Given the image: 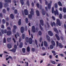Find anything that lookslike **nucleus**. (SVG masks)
Listing matches in <instances>:
<instances>
[{
	"label": "nucleus",
	"instance_id": "nucleus-3",
	"mask_svg": "<svg viewBox=\"0 0 66 66\" xmlns=\"http://www.w3.org/2000/svg\"><path fill=\"white\" fill-rule=\"evenodd\" d=\"M52 14H54V13L55 15H59V12H58V11L57 10H56V11H54V7H52Z\"/></svg>",
	"mask_w": 66,
	"mask_h": 66
},
{
	"label": "nucleus",
	"instance_id": "nucleus-41",
	"mask_svg": "<svg viewBox=\"0 0 66 66\" xmlns=\"http://www.w3.org/2000/svg\"><path fill=\"white\" fill-rule=\"evenodd\" d=\"M39 35H42V31H39L38 32Z\"/></svg>",
	"mask_w": 66,
	"mask_h": 66
},
{
	"label": "nucleus",
	"instance_id": "nucleus-45",
	"mask_svg": "<svg viewBox=\"0 0 66 66\" xmlns=\"http://www.w3.org/2000/svg\"><path fill=\"white\" fill-rule=\"evenodd\" d=\"M54 5L55 8H56V9L57 8V4L55 3L54 4Z\"/></svg>",
	"mask_w": 66,
	"mask_h": 66
},
{
	"label": "nucleus",
	"instance_id": "nucleus-44",
	"mask_svg": "<svg viewBox=\"0 0 66 66\" xmlns=\"http://www.w3.org/2000/svg\"><path fill=\"white\" fill-rule=\"evenodd\" d=\"M59 17L60 19H62V14H60L59 15Z\"/></svg>",
	"mask_w": 66,
	"mask_h": 66
},
{
	"label": "nucleus",
	"instance_id": "nucleus-48",
	"mask_svg": "<svg viewBox=\"0 0 66 66\" xmlns=\"http://www.w3.org/2000/svg\"><path fill=\"white\" fill-rule=\"evenodd\" d=\"M3 13H6V11H5V9H3Z\"/></svg>",
	"mask_w": 66,
	"mask_h": 66
},
{
	"label": "nucleus",
	"instance_id": "nucleus-26",
	"mask_svg": "<svg viewBox=\"0 0 66 66\" xmlns=\"http://www.w3.org/2000/svg\"><path fill=\"white\" fill-rule=\"evenodd\" d=\"M59 46L60 48H63V46L62 45V44L61 43H59Z\"/></svg>",
	"mask_w": 66,
	"mask_h": 66
},
{
	"label": "nucleus",
	"instance_id": "nucleus-15",
	"mask_svg": "<svg viewBox=\"0 0 66 66\" xmlns=\"http://www.w3.org/2000/svg\"><path fill=\"white\" fill-rule=\"evenodd\" d=\"M44 45L45 47H48V44L46 41L44 42Z\"/></svg>",
	"mask_w": 66,
	"mask_h": 66
},
{
	"label": "nucleus",
	"instance_id": "nucleus-43",
	"mask_svg": "<svg viewBox=\"0 0 66 66\" xmlns=\"http://www.w3.org/2000/svg\"><path fill=\"white\" fill-rule=\"evenodd\" d=\"M17 9H15L14 11V13L15 14H17Z\"/></svg>",
	"mask_w": 66,
	"mask_h": 66
},
{
	"label": "nucleus",
	"instance_id": "nucleus-6",
	"mask_svg": "<svg viewBox=\"0 0 66 66\" xmlns=\"http://www.w3.org/2000/svg\"><path fill=\"white\" fill-rule=\"evenodd\" d=\"M1 32L2 33V34H4V33L6 34V33H7V30L6 29L3 30V29H2L1 30Z\"/></svg>",
	"mask_w": 66,
	"mask_h": 66
},
{
	"label": "nucleus",
	"instance_id": "nucleus-64",
	"mask_svg": "<svg viewBox=\"0 0 66 66\" xmlns=\"http://www.w3.org/2000/svg\"><path fill=\"white\" fill-rule=\"evenodd\" d=\"M64 27L65 29H66V25L65 24H64Z\"/></svg>",
	"mask_w": 66,
	"mask_h": 66
},
{
	"label": "nucleus",
	"instance_id": "nucleus-18",
	"mask_svg": "<svg viewBox=\"0 0 66 66\" xmlns=\"http://www.w3.org/2000/svg\"><path fill=\"white\" fill-rule=\"evenodd\" d=\"M54 31L56 32V33H59V31H58V30H57V29H56V28H54Z\"/></svg>",
	"mask_w": 66,
	"mask_h": 66
},
{
	"label": "nucleus",
	"instance_id": "nucleus-36",
	"mask_svg": "<svg viewBox=\"0 0 66 66\" xmlns=\"http://www.w3.org/2000/svg\"><path fill=\"white\" fill-rule=\"evenodd\" d=\"M26 3L27 4L28 6H30V2H29V1H27Z\"/></svg>",
	"mask_w": 66,
	"mask_h": 66
},
{
	"label": "nucleus",
	"instance_id": "nucleus-47",
	"mask_svg": "<svg viewBox=\"0 0 66 66\" xmlns=\"http://www.w3.org/2000/svg\"><path fill=\"white\" fill-rule=\"evenodd\" d=\"M39 27L40 28V29H41V30H43V28H42V27L41 26V24H39Z\"/></svg>",
	"mask_w": 66,
	"mask_h": 66
},
{
	"label": "nucleus",
	"instance_id": "nucleus-1",
	"mask_svg": "<svg viewBox=\"0 0 66 66\" xmlns=\"http://www.w3.org/2000/svg\"><path fill=\"white\" fill-rule=\"evenodd\" d=\"M25 39L27 43L29 42V44H32V39L31 38H30L29 39V37H26Z\"/></svg>",
	"mask_w": 66,
	"mask_h": 66
},
{
	"label": "nucleus",
	"instance_id": "nucleus-33",
	"mask_svg": "<svg viewBox=\"0 0 66 66\" xmlns=\"http://www.w3.org/2000/svg\"><path fill=\"white\" fill-rule=\"evenodd\" d=\"M20 2L21 4L23 5L24 4V2H23V0H20Z\"/></svg>",
	"mask_w": 66,
	"mask_h": 66
},
{
	"label": "nucleus",
	"instance_id": "nucleus-2",
	"mask_svg": "<svg viewBox=\"0 0 66 66\" xmlns=\"http://www.w3.org/2000/svg\"><path fill=\"white\" fill-rule=\"evenodd\" d=\"M30 14L28 15V17L30 19H31L32 17V15H34V11L33 10V9L32 8L31 9V11L30 12Z\"/></svg>",
	"mask_w": 66,
	"mask_h": 66
},
{
	"label": "nucleus",
	"instance_id": "nucleus-19",
	"mask_svg": "<svg viewBox=\"0 0 66 66\" xmlns=\"http://www.w3.org/2000/svg\"><path fill=\"white\" fill-rule=\"evenodd\" d=\"M10 18H11L12 19H13L14 18V15L12 14H11L10 15Z\"/></svg>",
	"mask_w": 66,
	"mask_h": 66
},
{
	"label": "nucleus",
	"instance_id": "nucleus-12",
	"mask_svg": "<svg viewBox=\"0 0 66 66\" xmlns=\"http://www.w3.org/2000/svg\"><path fill=\"white\" fill-rule=\"evenodd\" d=\"M24 31V28L22 27L21 28V32L22 33H23Z\"/></svg>",
	"mask_w": 66,
	"mask_h": 66
},
{
	"label": "nucleus",
	"instance_id": "nucleus-11",
	"mask_svg": "<svg viewBox=\"0 0 66 66\" xmlns=\"http://www.w3.org/2000/svg\"><path fill=\"white\" fill-rule=\"evenodd\" d=\"M24 12L25 15H28V11L27 9H25L24 10Z\"/></svg>",
	"mask_w": 66,
	"mask_h": 66
},
{
	"label": "nucleus",
	"instance_id": "nucleus-42",
	"mask_svg": "<svg viewBox=\"0 0 66 66\" xmlns=\"http://www.w3.org/2000/svg\"><path fill=\"white\" fill-rule=\"evenodd\" d=\"M3 43H6V39L4 37L3 39Z\"/></svg>",
	"mask_w": 66,
	"mask_h": 66
},
{
	"label": "nucleus",
	"instance_id": "nucleus-60",
	"mask_svg": "<svg viewBox=\"0 0 66 66\" xmlns=\"http://www.w3.org/2000/svg\"><path fill=\"white\" fill-rule=\"evenodd\" d=\"M59 10H60V11H62V8L61 7H60L59 8Z\"/></svg>",
	"mask_w": 66,
	"mask_h": 66
},
{
	"label": "nucleus",
	"instance_id": "nucleus-29",
	"mask_svg": "<svg viewBox=\"0 0 66 66\" xmlns=\"http://www.w3.org/2000/svg\"><path fill=\"white\" fill-rule=\"evenodd\" d=\"M7 40L8 42H10L11 40V38H7Z\"/></svg>",
	"mask_w": 66,
	"mask_h": 66
},
{
	"label": "nucleus",
	"instance_id": "nucleus-55",
	"mask_svg": "<svg viewBox=\"0 0 66 66\" xmlns=\"http://www.w3.org/2000/svg\"><path fill=\"white\" fill-rule=\"evenodd\" d=\"M0 17L1 18L3 17V15H2V13H0Z\"/></svg>",
	"mask_w": 66,
	"mask_h": 66
},
{
	"label": "nucleus",
	"instance_id": "nucleus-9",
	"mask_svg": "<svg viewBox=\"0 0 66 66\" xmlns=\"http://www.w3.org/2000/svg\"><path fill=\"white\" fill-rule=\"evenodd\" d=\"M12 34V32L10 30H8L7 32V34L8 36L11 35Z\"/></svg>",
	"mask_w": 66,
	"mask_h": 66
},
{
	"label": "nucleus",
	"instance_id": "nucleus-53",
	"mask_svg": "<svg viewBox=\"0 0 66 66\" xmlns=\"http://www.w3.org/2000/svg\"><path fill=\"white\" fill-rule=\"evenodd\" d=\"M42 49L43 50H45L46 49V48L44 47H43L42 48Z\"/></svg>",
	"mask_w": 66,
	"mask_h": 66
},
{
	"label": "nucleus",
	"instance_id": "nucleus-37",
	"mask_svg": "<svg viewBox=\"0 0 66 66\" xmlns=\"http://www.w3.org/2000/svg\"><path fill=\"white\" fill-rule=\"evenodd\" d=\"M27 52H29L30 51V47L29 46H28L27 47Z\"/></svg>",
	"mask_w": 66,
	"mask_h": 66
},
{
	"label": "nucleus",
	"instance_id": "nucleus-27",
	"mask_svg": "<svg viewBox=\"0 0 66 66\" xmlns=\"http://www.w3.org/2000/svg\"><path fill=\"white\" fill-rule=\"evenodd\" d=\"M5 2L7 3H9V2H11V0H5Z\"/></svg>",
	"mask_w": 66,
	"mask_h": 66
},
{
	"label": "nucleus",
	"instance_id": "nucleus-61",
	"mask_svg": "<svg viewBox=\"0 0 66 66\" xmlns=\"http://www.w3.org/2000/svg\"><path fill=\"white\" fill-rule=\"evenodd\" d=\"M2 21L3 23H5V20L4 19H3L2 20Z\"/></svg>",
	"mask_w": 66,
	"mask_h": 66
},
{
	"label": "nucleus",
	"instance_id": "nucleus-10",
	"mask_svg": "<svg viewBox=\"0 0 66 66\" xmlns=\"http://www.w3.org/2000/svg\"><path fill=\"white\" fill-rule=\"evenodd\" d=\"M48 34L49 35L51 36H53V33L52 32V31H48Z\"/></svg>",
	"mask_w": 66,
	"mask_h": 66
},
{
	"label": "nucleus",
	"instance_id": "nucleus-5",
	"mask_svg": "<svg viewBox=\"0 0 66 66\" xmlns=\"http://www.w3.org/2000/svg\"><path fill=\"white\" fill-rule=\"evenodd\" d=\"M17 29V27L16 25H14L13 26V29L12 31L13 33H15L16 32V31H15V30Z\"/></svg>",
	"mask_w": 66,
	"mask_h": 66
},
{
	"label": "nucleus",
	"instance_id": "nucleus-14",
	"mask_svg": "<svg viewBox=\"0 0 66 66\" xmlns=\"http://www.w3.org/2000/svg\"><path fill=\"white\" fill-rule=\"evenodd\" d=\"M40 23L41 24V25L43 26L44 25V21H43V20H41L40 21Z\"/></svg>",
	"mask_w": 66,
	"mask_h": 66
},
{
	"label": "nucleus",
	"instance_id": "nucleus-39",
	"mask_svg": "<svg viewBox=\"0 0 66 66\" xmlns=\"http://www.w3.org/2000/svg\"><path fill=\"white\" fill-rule=\"evenodd\" d=\"M51 62L53 64H55V62H54V61L52 60H51Z\"/></svg>",
	"mask_w": 66,
	"mask_h": 66
},
{
	"label": "nucleus",
	"instance_id": "nucleus-28",
	"mask_svg": "<svg viewBox=\"0 0 66 66\" xmlns=\"http://www.w3.org/2000/svg\"><path fill=\"white\" fill-rule=\"evenodd\" d=\"M4 5L5 7H8L9 6V4L6 3H5L4 4Z\"/></svg>",
	"mask_w": 66,
	"mask_h": 66
},
{
	"label": "nucleus",
	"instance_id": "nucleus-54",
	"mask_svg": "<svg viewBox=\"0 0 66 66\" xmlns=\"http://www.w3.org/2000/svg\"><path fill=\"white\" fill-rule=\"evenodd\" d=\"M52 18L54 20H55V17H54L53 16L52 17Z\"/></svg>",
	"mask_w": 66,
	"mask_h": 66
},
{
	"label": "nucleus",
	"instance_id": "nucleus-34",
	"mask_svg": "<svg viewBox=\"0 0 66 66\" xmlns=\"http://www.w3.org/2000/svg\"><path fill=\"white\" fill-rule=\"evenodd\" d=\"M16 50L14 48H13L12 50H10V51H12L13 52H16Z\"/></svg>",
	"mask_w": 66,
	"mask_h": 66
},
{
	"label": "nucleus",
	"instance_id": "nucleus-57",
	"mask_svg": "<svg viewBox=\"0 0 66 66\" xmlns=\"http://www.w3.org/2000/svg\"><path fill=\"white\" fill-rule=\"evenodd\" d=\"M46 24H47L48 27L49 28V27H50V25H49V23H48V22H47L46 23Z\"/></svg>",
	"mask_w": 66,
	"mask_h": 66
},
{
	"label": "nucleus",
	"instance_id": "nucleus-62",
	"mask_svg": "<svg viewBox=\"0 0 66 66\" xmlns=\"http://www.w3.org/2000/svg\"><path fill=\"white\" fill-rule=\"evenodd\" d=\"M9 58L11 60H12V57L11 56H9Z\"/></svg>",
	"mask_w": 66,
	"mask_h": 66
},
{
	"label": "nucleus",
	"instance_id": "nucleus-52",
	"mask_svg": "<svg viewBox=\"0 0 66 66\" xmlns=\"http://www.w3.org/2000/svg\"><path fill=\"white\" fill-rule=\"evenodd\" d=\"M26 23H28V19L27 18L26 19Z\"/></svg>",
	"mask_w": 66,
	"mask_h": 66
},
{
	"label": "nucleus",
	"instance_id": "nucleus-30",
	"mask_svg": "<svg viewBox=\"0 0 66 66\" xmlns=\"http://www.w3.org/2000/svg\"><path fill=\"white\" fill-rule=\"evenodd\" d=\"M58 5L59 6H62V3H61V2H60V1H59L58 2Z\"/></svg>",
	"mask_w": 66,
	"mask_h": 66
},
{
	"label": "nucleus",
	"instance_id": "nucleus-16",
	"mask_svg": "<svg viewBox=\"0 0 66 66\" xmlns=\"http://www.w3.org/2000/svg\"><path fill=\"white\" fill-rule=\"evenodd\" d=\"M55 36L58 40H60V37H59L58 36V35L57 34H56Z\"/></svg>",
	"mask_w": 66,
	"mask_h": 66
},
{
	"label": "nucleus",
	"instance_id": "nucleus-22",
	"mask_svg": "<svg viewBox=\"0 0 66 66\" xmlns=\"http://www.w3.org/2000/svg\"><path fill=\"white\" fill-rule=\"evenodd\" d=\"M36 12L37 16H39V11L38 10H37Z\"/></svg>",
	"mask_w": 66,
	"mask_h": 66
},
{
	"label": "nucleus",
	"instance_id": "nucleus-24",
	"mask_svg": "<svg viewBox=\"0 0 66 66\" xmlns=\"http://www.w3.org/2000/svg\"><path fill=\"white\" fill-rule=\"evenodd\" d=\"M21 19H19V21L18 22V24L19 26H20L21 25Z\"/></svg>",
	"mask_w": 66,
	"mask_h": 66
},
{
	"label": "nucleus",
	"instance_id": "nucleus-13",
	"mask_svg": "<svg viewBox=\"0 0 66 66\" xmlns=\"http://www.w3.org/2000/svg\"><path fill=\"white\" fill-rule=\"evenodd\" d=\"M51 24L52 27H53V26H54V27H55L56 26V25L55 24V22H53V23L51 22Z\"/></svg>",
	"mask_w": 66,
	"mask_h": 66
},
{
	"label": "nucleus",
	"instance_id": "nucleus-23",
	"mask_svg": "<svg viewBox=\"0 0 66 66\" xmlns=\"http://www.w3.org/2000/svg\"><path fill=\"white\" fill-rule=\"evenodd\" d=\"M51 3H49L48 4V9H51Z\"/></svg>",
	"mask_w": 66,
	"mask_h": 66
},
{
	"label": "nucleus",
	"instance_id": "nucleus-17",
	"mask_svg": "<svg viewBox=\"0 0 66 66\" xmlns=\"http://www.w3.org/2000/svg\"><path fill=\"white\" fill-rule=\"evenodd\" d=\"M7 47L9 49H11L12 48V45L10 44H7Z\"/></svg>",
	"mask_w": 66,
	"mask_h": 66
},
{
	"label": "nucleus",
	"instance_id": "nucleus-38",
	"mask_svg": "<svg viewBox=\"0 0 66 66\" xmlns=\"http://www.w3.org/2000/svg\"><path fill=\"white\" fill-rule=\"evenodd\" d=\"M52 53L53 54V55L55 56V55H56V53H55V51H52Z\"/></svg>",
	"mask_w": 66,
	"mask_h": 66
},
{
	"label": "nucleus",
	"instance_id": "nucleus-51",
	"mask_svg": "<svg viewBox=\"0 0 66 66\" xmlns=\"http://www.w3.org/2000/svg\"><path fill=\"white\" fill-rule=\"evenodd\" d=\"M14 49H16L17 48V45H14Z\"/></svg>",
	"mask_w": 66,
	"mask_h": 66
},
{
	"label": "nucleus",
	"instance_id": "nucleus-40",
	"mask_svg": "<svg viewBox=\"0 0 66 66\" xmlns=\"http://www.w3.org/2000/svg\"><path fill=\"white\" fill-rule=\"evenodd\" d=\"M22 51L23 53H25L26 52V49L25 48H22Z\"/></svg>",
	"mask_w": 66,
	"mask_h": 66
},
{
	"label": "nucleus",
	"instance_id": "nucleus-58",
	"mask_svg": "<svg viewBox=\"0 0 66 66\" xmlns=\"http://www.w3.org/2000/svg\"><path fill=\"white\" fill-rule=\"evenodd\" d=\"M11 9L12 10H14L15 9V7H13L11 8Z\"/></svg>",
	"mask_w": 66,
	"mask_h": 66
},
{
	"label": "nucleus",
	"instance_id": "nucleus-56",
	"mask_svg": "<svg viewBox=\"0 0 66 66\" xmlns=\"http://www.w3.org/2000/svg\"><path fill=\"white\" fill-rule=\"evenodd\" d=\"M42 38H40V40H39V42H40V43H42Z\"/></svg>",
	"mask_w": 66,
	"mask_h": 66
},
{
	"label": "nucleus",
	"instance_id": "nucleus-25",
	"mask_svg": "<svg viewBox=\"0 0 66 66\" xmlns=\"http://www.w3.org/2000/svg\"><path fill=\"white\" fill-rule=\"evenodd\" d=\"M42 14L43 15H45V11L44 9L42 10Z\"/></svg>",
	"mask_w": 66,
	"mask_h": 66
},
{
	"label": "nucleus",
	"instance_id": "nucleus-35",
	"mask_svg": "<svg viewBox=\"0 0 66 66\" xmlns=\"http://www.w3.org/2000/svg\"><path fill=\"white\" fill-rule=\"evenodd\" d=\"M3 6L2 3L1 2H0V9H2Z\"/></svg>",
	"mask_w": 66,
	"mask_h": 66
},
{
	"label": "nucleus",
	"instance_id": "nucleus-63",
	"mask_svg": "<svg viewBox=\"0 0 66 66\" xmlns=\"http://www.w3.org/2000/svg\"><path fill=\"white\" fill-rule=\"evenodd\" d=\"M64 18L65 19H66V15L65 14H64Z\"/></svg>",
	"mask_w": 66,
	"mask_h": 66
},
{
	"label": "nucleus",
	"instance_id": "nucleus-21",
	"mask_svg": "<svg viewBox=\"0 0 66 66\" xmlns=\"http://www.w3.org/2000/svg\"><path fill=\"white\" fill-rule=\"evenodd\" d=\"M46 37L47 40H48V42H50V38L49 36H48V35H46Z\"/></svg>",
	"mask_w": 66,
	"mask_h": 66
},
{
	"label": "nucleus",
	"instance_id": "nucleus-8",
	"mask_svg": "<svg viewBox=\"0 0 66 66\" xmlns=\"http://www.w3.org/2000/svg\"><path fill=\"white\" fill-rule=\"evenodd\" d=\"M32 29L33 33H35V26H32Z\"/></svg>",
	"mask_w": 66,
	"mask_h": 66
},
{
	"label": "nucleus",
	"instance_id": "nucleus-20",
	"mask_svg": "<svg viewBox=\"0 0 66 66\" xmlns=\"http://www.w3.org/2000/svg\"><path fill=\"white\" fill-rule=\"evenodd\" d=\"M19 47L20 48H22L23 47V43L22 42H21L20 43V45H19Z\"/></svg>",
	"mask_w": 66,
	"mask_h": 66
},
{
	"label": "nucleus",
	"instance_id": "nucleus-59",
	"mask_svg": "<svg viewBox=\"0 0 66 66\" xmlns=\"http://www.w3.org/2000/svg\"><path fill=\"white\" fill-rule=\"evenodd\" d=\"M45 4L46 5H47V4H48V2L47 1H45Z\"/></svg>",
	"mask_w": 66,
	"mask_h": 66
},
{
	"label": "nucleus",
	"instance_id": "nucleus-32",
	"mask_svg": "<svg viewBox=\"0 0 66 66\" xmlns=\"http://www.w3.org/2000/svg\"><path fill=\"white\" fill-rule=\"evenodd\" d=\"M63 11L64 13H66V8L65 7H63Z\"/></svg>",
	"mask_w": 66,
	"mask_h": 66
},
{
	"label": "nucleus",
	"instance_id": "nucleus-7",
	"mask_svg": "<svg viewBox=\"0 0 66 66\" xmlns=\"http://www.w3.org/2000/svg\"><path fill=\"white\" fill-rule=\"evenodd\" d=\"M56 21L58 25L59 26H61V22L60 21V20L59 19H57Z\"/></svg>",
	"mask_w": 66,
	"mask_h": 66
},
{
	"label": "nucleus",
	"instance_id": "nucleus-31",
	"mask_svg": "<svg viewBox=\"0 0 66 66\" xmlns=\"http://www.w3.org/2000/svg\"><path fill=\"white\" fill-rule=\"evenodd\" d=\"M35 42L36 45H37V48H38L39 46L38 45H37V40H35Z\"/></svg>",
	"mask_w": 66,
	"mask_h": 66
},
{
	"label": "nucleus",
	"instance_id": "nucleus-46",
	"mask_svg": "<svg viewBox=\"0 0 66 66\" xmlns=\"http://www.w3.org/2000/svg\"><path fill=\"white\" fill-rule=\"evenodd\" d=\"M22 37L23 39H24L25 37V35L24 34H23L22 35Z\"/></svg>",
	"mask_w": 66,
	"mask_h": 66
},
{
	"label": "nucleus",
	"instance_id": "nucleus-50",
	"mask_svg": "<svg viewBox=\"0 0 66 66\" xmlns=\"http://www.w3.org/2000/svg\"><path fill=\"white\" fill-rule=\"evenodd\" d=\"M35 49L34 48H32L31 49V51L33 52H34L35 51Z\"/></svg>",
	"mask_w": 66,
	"mask_h": 66
},
{
	"label": "nucleus",
	"instance_id": "nucleus-49",
	"mask_svg": "<svg viewBox=\"0 0 66 66\" xmlns=\"http://www.w3.org/2000/svg\"><path fill=\"white\" fill-rule=\"evenodd\" d=\"M36 5L37 7H38V8H39V4L38 3H37L36 4Z\"/></svg>",
	"mask_w": 66,
	"mask_h": 66
},
{
	"label": "nucleus",
	"instance_id": "nucleus-4",
	"mask_svg": "<svg viewBox=\"0 0 66 66\" xmlns=\"http://www.w3.org/2000/svg\"><path fill=\"white\" fill-rule=\"evenodd\" d=\"M51 43L52 45H51L50 46V48L51 49H52L53 48V46H55V42L53 40L52 41Z\"/></svg>",
	"mask_w": 66,
	"mask_h": 66
}]
</instances>
